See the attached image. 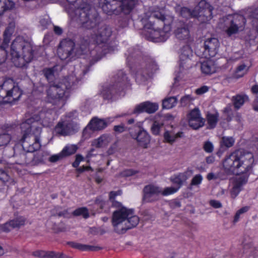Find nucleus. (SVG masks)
I'll list each match as a JSON object with an SVG mask.
<instances>
[{
    "mask_svg": "<svg viewBox=\"0 0 258 258\" xmlns=\"http://www.w3.org/2000/svg\"><path fill=\"white\" fill-rule=\"evenodd\" d=\"M226 28V32L229 36L243 31L246 25V20L243 16L234 15L223 19Z\"/></svg>",
    "mask_w": 258,
    "mask_h": 258,
    "instance_id": "nucleus-10",
    "label": "nucleus"
},
{
    "mask_svg": "<svg viewBox=\"0 0 258 258\" xmlns=\"http://www.w3.org/2000/svg\"><path fill=\"white\" fill-rule=\"evenodd\" d=\"M155 62L151 59L146 58L141 62L140 67L137 72V76L143 77L144 80L147 79L157 70Z\"/></svg>",
    "mask_w": 258,
    "mask_h": 258,
    "instance_id": "nucleus-16",
    "label": "nucleus"
},
{
    "mask_svg": "<svg viewBox=\"0 0 258 258\" xmlns=\"http://www.w3.org/2000/svg\"><path fill=\"white\" fill-rule=\"evenodd\" d=\"M90 233L93 235H102L107 231L102 228V227H91L90 228Z\"/></svg>",
    "mask_w": 258,
    "mask_h": 258,
    "instance_id": "nucleus-52",
    "label": "nucleus"
},
{
    "mask_svg": "<svg viewBox=\"0 0 258 258\" xmlns=\"http://www.w3.org/2000/svg\"><path fill=\"white\" fill-rule=\"evenodd\" d=\"M78 130V124L69 120L59 121L55 127L54 132L59 136H67L74 133Z\"/></svg>",
    "mask_w": 258,
    "mask_h": 258,
    "instance_id": "nucleus-15",
    "label": "nucleus"
},
{
    "mask_svg": "<svg viewBox=\"0 0 258 258\" xmlns=\"http://www.w3.org/2000/svg\"><path fill=\"white\" fill-rule=\"evenodd\" d=\"M111 142V138L109 135H103L97 139L94 140L92 146L97 148H102L107 146Z\"/></svg>",
    "mask_w": 258,
    "mask_h": 258,
    "instance_id": "nucleus-32",
    "label": "nucleus"
},
{
    "mask_svg": "<svg viewBox=\"0 0 258 258\" xmlns=\"http://www.w3.org/2000/svg\"><path fill=\"white\" fill-rule=\"evenodd\" d=\"M192 56V51L189 46H183L181 50L179 58L191 57Z\"/></svg>",
    "mask_w": 258,
    "mask_h": 258,
    "instance_id": "nucleus-48",
    "label": "nucleus"
},
{
    "mask_svg": "<svg viewBox=\"0 0 258 258\" xmlns=\"http://www.w3.org/2000/svg\"><path fill=\"white\" fill-rule=\"evenodd\" d=\"M247 177H236L233 182V187L230 190L231 197L235 199L242 189V186L247 182Z\"/></svg>",
    "mask_w": 258,
    "mask_h": 258,
    "instance_id": "nucleus-29",
    "label": "nucleus"
},
{
    "mask_svg": "<svg viewBox=\"0 0 258 258\" xmlns=\"http://www.w3.org/2000/svg\"><path fill=\"white\" fill-rule=\"evenodd\" d=\"M37 134H26V135H23L21 139L22 146L23 150L34 153L35 151L40 148V130L37 128Z\"/></svg>",
    "mask_w": 258,
    "mask_h": 258,
    "instance_id": "nucleus-13",
    "label": "nucleus"
},
{
    "mask_svg": "<svg viewBox=\"0 0 258 258\" xmlns=\"http://www.w3.org/2000/svg\"><path fill=\"white\" fill-rule=\"evenodd\" d=\"M234 139L232 137H223L220 142L221 146L226 148L232 147L234 143Z\"/></svg>",
    "mask_w": 258,
    "mask_h": 258,
    "instance_id": "nucleus-47",
    "label": "nucleus"
},
{
    "mask_svg": "<svg viewBox=\"0 0 258 258\" xmlns=\"http://www.w3.org/2000/svg\"><path fill=\"white\" fill-rule=\"evenodd\" d=\"M158 108L159 105L157 103L146 101L136 106L132 112L122 114L119 116L122 117L132 114H140L144 112L151 114L155 112L158 109Z\"/></svg>",
    "mask_w": 258,
    "mask_h": 258,
    "instance_id": "nucleus-20",
    "label": "nucleus"
},
{
    "mask_svg": "<svg viewBox=\"0 0 258 258\" xmlns=\"http://www.w3.org/2000/svg\"><path fill=\"white\" fill-rule=\"evenodd\" d=\"M187 119L189 126L194 130H198L205 124V119L202 117L198 108L191 110L187 115Z\"/></svg>",
    "mask_w": 258,
    "mask_h": 258,
    "instance_id": "nucleus-18",
    "label": "nucleus"
},
{
    "mask_svg": "<svg viewBox=\"0 0 258 258\" xmlns=\"http://www.w3.org/2000/svg\"><path fill=\"white\" fill-rule=\"evenodd\" d=\"M88 45V43H86L85 44H80L79 48H75L77 57L84 53V52L87 49Z\"/></svg>",
    "mask_w": 258,
    "mask_h": 258,
    "instance_id": "nucleus-53",
    "label": "nucleus"
},
{
    "mask_svg": "<svg viewBox=\"0 0 258 258\" xmlns=\"http://www.w3.org/2000/svg\"><path fill=\"white\" fill-rule=\"evenodd\" d=\"M213 10V7L209 3L202 0L192 11L186 7L182 8L180 15L186 19L194 17L201 23H206L212 19Z\"/></svg>",
    "mask_w": 258,
    "mask_h": 258,
    "instance_id": "nucleus-5",
    "label": "nucleus"
},
{
    "mask_svg": "<svg viewBox=\"0 0 258 258\" xmlns=\"http://www.w3.org/2000/svg\"><path fill=\"white\" fill-rule=\"evenodd\" d=\"M71 16L76 17V20L81 24V27L84 29H93L99 23L97 15L93 12L89 5L88 9H81Z\"/></svg>",
    "mask_w": 258,
    "mask_h": 258,
    "instance_id": "nucleus-9",
    "label": "nucleus"
},
{
    "mask_svg": "<svg viewBox=\"0 0 258 258\" xmlns=\"http://www.w3.org/2000/svg\"><path fill=\"white\" fill-rule=\"evenodd\" d=\"M162 123L155 121L151 126V132L154 135H158L160 133L161 127L163 126Z\"/></svg>",
    "mask_w": 258,
    "mask_h": 258,
    "instance_id": "nucleus-51",
    "label": "nucleus"
},
{
    "mask_svg": "<svg viewBox=\"0 0 258 258\" xmlns=\"http://www.w3.org/2000/svg\"><path fill=\"white\" fill-rule=\"evenodd\" d=\"M194 100V98L190 95H186L182 97L179 103L181 106L185 107L189 106Z\"/></svg>",
    "mask_w": 258,
    "mask_h": 258,
    "instance_id": "nucleus-45",
    "label": "nucleus"
},
{
    "mask_svg": "<svg viewBox=\"0 0 258 258\" xmlns=\"http://www.w3.org/2000/svg\"><path fill=\"white\" fill-rule=\"evenodd\" d=\"M133 211L121 208L114 211L112 216V222L114 225H118L125 221L127 218L132 214Z\"/></svg>",
    "mask_w": 258,
    "mask_h": 258,
    "instance_id": "nucleus-27",
    "label": "nucleus"
},
{
    "mask_svg": "<svg viewBox=\"0 0 258 258\" xmlns=\"http://www.w3.org/2000/svg\"><path fill=\"white\" fill-rule=\"evenodd\" d=\"M75 46V44L73 40L68 39L63 40L57 49L58 57L67 62L75 59L77 57Z\"/></svg>",
    "mask_w": 258,
    "mask_h": 258,
    "instance_id": "nucleus-12",
    "label": "nucleus"
},
{
    "mask_svg": "<svg viewBox=\"0 0 258 258\" xmlns=\"http://www.w3.org/2000/svg\"><path fill=\"white\" fill-rule=\"evenodd\" d=\"M203 180L202 176L201 174L196 175L192 179L190 185H198L201 184Z\"/></svg>",
    "mask_w": 258,
    "mask_h": 258,
    "instance_id": "nucleus-58",
    "label": "nucleus"
},
{
    "mask_svg": "<svg viewBox=\"0 0 258 258\" xmlns=\"http://www.w3.org/2000/svg\"><path fill=\"white\" fill-rule=\"evenodd\" d=\"M203 149L207 153L212 152L214 149L213 144L208 141L205 142L203 145Z\"/></svg>",
    "mask_w": 258,
    "mask_h": 258,
    "instance_id": "nucleus-62",
    "label": "nucleus"
},
{
    "mask_svg": "<svg viewBox=\"0 0 258 258\" xmlns=\"http://www.w3.org/2000/svg\"><path fill=\"white\" fill-rule=\"evenodd\" d=\"M32 122L31 119H28L26 120L25 121L22 122L21 124V128L22 131L24 132V135L31 134L30 132L32 129V128L35 127L37 130L39 129L40 128L36 127L34 122L33 124H31Z\"/></svg>",
    "mask_w": 258,
    "mask_h": 258,
    "instance_id": "nucleus-37",
    "label": "nucleus"
},
{
    "mask_svg": "<svg viewBox=\"0 0 258 258\" xmlns=\"http://www.w3.org/2000/svg\"><path fill=\"white\" fill-rule=\"evenodd\" d=\"M177 99L175 97H170L165 98L162 101V108L163 109H170L175 106Z\"/></svg>",
    "mask_w": 258,
    "mask_h": 258,
    "instance_id": "nucleus-39",
    "label": "nucleus"
},
{
    "mask_svg": "<svg viewBox=\"0 0 258 258\" xmlns=\"http://www.w3.org/2000/svg\"><path fill=\"white\" fill-rule=\"evenodd\" d=\"M100 5L103 12L108 15H117L121 13L127 15L132 11L129 8L130 7H127L121 0H112L111 2L100 0Z\"/></svg>",
    "mask_w": 258,
    "mask_h": 258,
    "instance_id": "nucleus-11",
    "label": "nucleus"
},
{
    "mask_svg": "<svg viewBox=\"0 0 258 258\" xmlns=\"http://www.w3.org/2000/svg\"><path fill=\"white\" fill-rule=\"evenodd\" d=\"M127 222L131 226H137L139 222V218L137 216H130L127 218Z\"/></svg>",
    "mask_w": 258,
    "mask_h": 258,
    "instance_id": "nucleus-59",
    "label": "nucleus"
},
{
    "mask_svg": "<svg viewBox=\"0 0 258 258\" xmlns=\"http://www.w3.org/2000/svg\"><path fill=\"white\" fill-rule=\"evenodd\" d=\"M219 114L218 112L214 113L208 112L206 115L208 124L209 128H214L218 121Z\"/></svg>",
    "mask_w": 258,
    "mask_h": 258,
    "instance_id": "nucleus-36",
    "label": "nucleus"
},
{
    "mask_svg": "<svg viewBox=\"0 0 258 258\" xmlns=\"http://www.w3.org/2000/svg\"><path fill=\"white\" fill-rule=\"evenodd\" d=\"M254 164L253 154L241 150L231 153L223 162V166L226 173L229 174H241L238 177L246 176L247 180Z\"/></svg>",
    "mask_w": 258,
    "mask_h": 258,
    "instance_id": "nucleus-2",
    "label": "nucleus"
},
{
    "mask_svg": "<svg viewBox=\"0 0 258 258\" xmlns=\"http://www.w3.org/2000/svg\"><path fill=\"white\" fill-rule=\"evenodd\" d=\"M52 113L53 111L51 109H44L39 112L36 119L41 121L43 126H49L52 124L54 120V116Z\"/></svg>",
    "mask_w": 258,
    "mask_h": 258,
    "instance_id": "nucleus-28",
    "label": "nucleus"
},
{
    "mask_svg": "<svg viewBox=\"0 0 258 258\" xmlns=\"http://www.w3.org/2000/svg\"><path fill=\"white\" fill-rule=\"evenodd\" d=\"M30 224V223L23 217H16V220H13L9 222V226H23L24 225Z\"/></svg>",
    "mask_w": 258,
    "mask_h": 258,
    "instance_id": "nucleus-44",
    "label": "nucleus"
},
{
    "mask_svg": "<svg viewBox=\"0 0 258 258\" xmlns=\"http://www.w3.org/2000/svg\"><path fill=\"white\" fill-rule=\"evenodd\" d=\"M251 23L253 29L258 33V8L251 11L249 15Z\"/></svg>",
    "mask_w": 258,
    "mask_h": 258,
    "instance_id": "nucleus-40",
    "label": "nucleus"
},
{
    "mask_svg": "<svg viewBox=\"0 0 258 258\" xmlns=\"http://www.w3.org/2000/svg\"><path fill=\"white\" fill-rule=\"evenodd\" d=\"M192 61L191 57L179 58V68L181 70H188L191 68Z\"/></svg>",
    "mask_w": 258,
    "mask_h": 258,
    "instance_id": "nucleus-42",
    "label": "nucleus"
},
{
    "mask_svg": "<svg viewBox=\"0 0 258 258\" xmlns=\"http://www.w3.org/2000/svg\"><path fill=\"white\" fill-rule=\"evenodd\" d=\"M126 127L123 124L118 125H115L113 127V130L117 134H120L126 130Z\"/></svg>",
    "mask_w": 258,
    "mask_h": 258,
    "instance_id": "nucleus-64",
    "label": "nucleus"
},
{
    "mask_svg": "<svg viewBox=\"0 0 258 258\" xmlns=\"http://www.w3.org/2000/svg\"><path fill=\"white\" fill-rule=\"evenodd\" d=\"M126 75L122 71H118L112 78L110 84L103 87L101 95L104 99L110 100L122 91Z\"/></svg>",
    "mask_w": 258,
    "mask_h": 258,
    "instance_id": "nucleus-7",
    "label": "nucleus"
},
{
    "mask_svg": "<svg viewBox=\"0 0 258 258\" xmlns=\"http://www.w3.org/2000/svg\"><path fill=\"white\" fill-rule=\"evenodd\" d=\"M173 18L165 16L159 10L151 12L149 15L146 14L142 19L145 29L149 30L146 34L149 39L155 41H165L170 36L171 24Z\"/></svg>",
    "mask_w": 258,
    "mask_h": 258,
    "instance_id": "nucleus-1",
    "label": "nucleus"
},
{
    "mask_svg": "<svg viewBox=\"0 0 258 258\" xmlns=\"http://www.w3.org/2000/svg\"><path fill=\"white\" fill-rule=\"evenodd\" d=\"M22 95V91L12 79H8L0 85V103H13Z\"/></svg>",
    "mask_w": 258,
    "mask_h": 258,
    "instance_id": "nucleus-6",
    "label": "nucleus"
},
{
    "mask_svg": "<svg viewBox=\"0 0 258 258\" xmlns=\"http://www.w3.org/2000/svg\"><path fill=\"white\" fill-rule=\"evenodd\" d=\"M68 5L66 6V10L70 15L81 9H88L89 4L87 0H66Z\"/></svg>",
    "mask_w": 258,
    "mask_h": 258,
    "instance_id": "nucleus-25",
    "label": "nucleus"
},
{
    "mask_svg": "<svg viewBox=\"0 0 258 258\" xmlns=\"http://www.w3.org/2000/svg\"><path fill=\"white\" fill-rule=\"evenodd\" d=\"M134 227H126L125 228H124L123 227H114L113 231L119 234H122L125 233L127 230L132 229V228H134Z\"/></svg>",
    "mask_w": 258,
    "mask_h": 258,
    "instance_id": "nucleus-60",
    "label": "nucleus"
},
{
    "mask_svg": "<svg viewBox=\"0 0 258 258\" xmlns=\"http://www.w3.org/2000/svg\"><path fill=\"white\" fill-rule=\"evenodd\" d=\"M111 35V29L105 25H102L99 27L97 33L93 37V41L96 42L97 45L95 46L96 51H100L102 49L103 54H106L113 51L115 47L111 46L107 43L109 37Z\"/></svg>",
    "mask_w": 258,
    "mask_h": 258,
    "instance_id": "nucleus-8",
    "label": "nucleus"
},
{
    "mask_svg": "<svg viewBox=\"0 0 258 258\" xmlns=\"http://www.w3.org/2000/svg\"><path fill=\"white\" fill-rule=\"evenodd\" d=\"M14 25L10 24L7 27L4 33L3 45L0 46V64L4 62L6 60L7 53L6 48L11 40V37L14 32Z\"/></svg>",
    "mask_w": 258,
    "mask_h": 258,
    "instance_id": "nucleus-21",
    "label": "nucleus"
},
{
    "mask_svg": "<svg viewBox=\"0 0 258 258\" xmlns=\"http://www.w3.org/2000/svg\"><path fill=\"white\" fill-rule=\"evenodd\" d=\"M162 192L159 186L153 184L146 185L143 189V199L144 202H152L158 200L157 197Z\"/></svg>",
    "mask_w": 258,
    "mask_h": 258,
    "instance_id": "nucleus-19",
    "label": "nucleus"
},
{
    "mask_svg": "<svg viewBox=\"0 0 258 258\" xmlns=\"http://www.w3.org/2000/svg\"><path fill=\"white\" fill-rule=\"evenodd\" d=\"M64 158L62 153L60 152L59 154L53 155L50 156L49 158V161L54 163L62 160Z\"/></svg>",
    "mask_w": 258,
    "mask_h": 258,
    "instance_id": "nucleus-61",
    "label": "nucleus"
},
{
    "mask_svg": "<svg viewBox=\"0 0 258 258\" xmlns=\"http://www.w3.org/2000/svg\"><path fill=\"white\" fill-rule=\"evenodd\" d=\"M51 252H53V251H45L39 250L33 251L32 255L34 256L38 257L40 258H51V256L49 255H52L51 254Z\"/></svg>",
    "mask_w": 258,
    "mask_h": 258,
    "instance_id": "nucleus-46",
    "label": "nucleus"
},
{
    "mask_svg": "<svg viewBox=\"0 0 258 258\" xmlns=\"http://www.w3.org/2000/svg\"><path fill=\"white\" fill-rule=\"evenodd\" d=\"M14 5L13 2L11 0H0V16L6 11L12 9Z\"/></svg>",
    "mask_w": 258,
    "mask_h": 258,
    "instance_id": "nucleus-38",
    "label": "nucleus"
},
{
    "mask_svg": "<svg viewBox=\"0 0 258 258\" xmlns=\"http://www.w3.org/2000/svg\"><path fill=\"white\" fill-rule=\"evenodd\" d=\"M192 172L191 170H188L186 171L180 173L178 175L171 178V181L174 184L177 185L176 188H178V189L181 187L183 182L188 179V178L192 174Z\"/></svg>",
    "mask_w": 258,
    "mask_h": 258,
    "instance_id": "nucleus-31",
    "label": "nucleus"
},
{
    "mask_svg": "<svg viewBox=\"0 0 258 258\" xmlns=\"http://www.w3.org/2000/svg\"><path fill=\"white\" fill-rule=\"evenodd\" d=\"M113 120L112 118H107L105 119H99L97 117L93 118L87 127L84 129L83 134L85 135L88 130L92 131H100L105 128L108 124L111 123Z\"/></svg>",
    "mask_w": 258,
    "mask_h": 258,
    "instance_id": "nucleus-22",
    "label": "nucleus"
},
{
    "mask_svg": "<svg viewBox=\"0 0 258 258\" xmlns=\"http://www.w3.org/2000/svg\"><path fill=\"white\" fill-rule=\"evenodd\" d=\"M74 216H82L84 219H87L89 217L88 210L86 207L79 208L76 209L73 213Z\"/></svg>",
    "mask_w": 258,
    "mask_h": 258,
    "instance_id": "nucleus-43",
    "label": "nucleus"
},
{
    "mask_svg": "<svg viewBox=\"0 0 258 258\" xmlns=\"http://www.w3.org/2000/svg\"><path fill=\"white\" fill-rule=\"evenodd\" d=\"M243 248V252L246 253L249 250L251 255H253L255 247H253L252 240L248 235H245L242 242Z\"/></svg>",
    "mask_w": 258,
    "mask_h": 258,
    "instance_id": "nucleus-34",
    "label": "nucleus"
},
{
    "mask_svg": "<svg viewBox=\"0 0 258 258\" xmlns=\"http://www.w3.org/2000/svg\"><path fill=\"white\" fill-rule=\"evenodd\" d=\"M43 73L45 77L46 78L49 83L54 82L52 81L54 78V72L52 69H45L43 70Z\"/></svg>",
    "mask_w": 258,
    "mask_h": 258,
    "instance_id": "nucleus-49",
    "label": "nucleus"
},
{
    "mask_svg": "<svg viewBox=\"0 0 258 258\" xmlns=\"http://www.w3.org/2000/svg\"><path fill=\"white\" fill-rule=\"evenodd\" d=\"M67 244L71 247L80 250L81 251H93L95 250V247L93 246L83 244L74 241H68Z\"/></svg>",
    "mask_w": 258,
    "mask_h": 258,
    "instance_id": "nucleus-35",
    "label": "nucleus"
},
{
    "mask_svg": "<svg viewBox=\"0 0 258 258\" xmlns=\"http://www.w3.org/2000/svg\"><path fill=\"white\" fill-rule=\"evenodd\" d=\"M50 255L51 258H73L72 256L67 255L63 252H56L53 251V252H51Z\"/></svg>",
    "mask_w": 258,
    "mask_h": 258,
    "instance_id": "nucleus-57",
    "label": "nucleus"
},
{
    "mask_svg": "<svg viewBox=\"0 0 258 258\" xmlns=\"http://www.w3.org/2000/svg\"><path fill=\"white\" fill-rule=\"evenodd\" d=\"M246 66L245 64H241L238 66L236 71V76L238 77H242L246 72Z\"/></svg>",
    "mask_w": 258,
    "mask_h": 258,
    "instance_id": "nucleus-56",
    "label": "nucleus"
},
{
    "mask_svg": "<svg viewBox=\"0 0 258 258\" xmlns=\"http://www.w3.org/2000/svg\"><path fill=\"white\" fill-rule=\"evenodd\" d=\"M121 1L124 3L127 7H130L129 8L132 11L137 4L138 0H121Z\"/></svg>",
    "mask_w": 258,
    "mask_h": 258,
    "instance_id": "nucleus-63",
    "label": "nucleus"
},
{
    "mask_svg": "<svg viewBox=\"0 0 258 258\" xmlns=\"http://www.w3.org/2000/svg\"><path fill=\"white\" fill-rule=\"evenodd\" d=\"M14 158L16 164L22 165H35L42 160L38 155H35L34 153L24 150L19 154H15Z\"/></svg>",
    "mask_w": 258,
    "mask_h": 258,
    "instance_id": "nucleus-14",
    "label": "nucleus"
},
{
    "mask_svg": "<svg viewBox=\"0 0 258 258\" xmlns=\"http://www.w3.org/2000/svg\"><path fill=\"white\" fill-rule=\"evenodd\" d=\"M13 61L17 67L22 68L29 63L34 56V51L30 43L21 37H17L11 45Z\"/></svg>",
    "mask_w": 258,
    "mask_h": 258,
    "instance_id": "nucleus-3",
    "label": "nucleus"
},
{
    "mask_svg": "<svg viewBox=\"0 0 258 258\" xmlns=\"http://www.w3.org/2000/svg\"><path fill=\"white\" fill-rule=\"evenodd\" d=\"M178 190V188L175 187H167L164 188L163 190H162V192L160 194L163 196H168L172 194L175 193Z\"/></svg>",
    "mask_w": 258,
    "mask_h": 258,
    "instance_id": "nucleus-54",
    "label": "nucleus"
},
{
    "mask_svg": "<svg viewBox=\"0 0 258 258\" xmlns=\"http://www.w3.org/2000/svg\"><path fill=\"white\" fill-rule=\"evenodd\" d=\"M227 66L216 67L215 62L208 58L207 60L201 62V69L203 73L210 75L215 73L220 70L225 69Z\"/></svg>",
    "mask_w": 258,
    "mask_h": 258,
    "instance_id": "nucleus-24",
    "label": "nucleus"
},
{
    "mask_svg": "<svg viewBox=\"0 0 258 258\" xmlns=\"http://www.w3.org/2000/svg\"><path fill=\"white\" fill-rule=\"evenodd\" d=\"M11 139V136L9 134L0 133V146L7 145Z\"/></svg>",
    "mask_w": 258,
    "mask_h": 258,
    "instance_id": "nucleus-50",
    "label": "nucleus"
},
{
    "mask_svg": "<svg viewBox=\"0 0 258 258\" xmlns=\"http://www.w3.org/2000/svg\"><path fill=\"white\" fill-rule=\"evenodd\" d=\"M78 149V147L76 145H69L66 146L61 151L64 157L74 154Z\"/></svg>",
    "mask_w": 258,
    "mask_h": 258,
    "instance_id": "nucleus-41",
    "label": "nucleus"
},
{
    "mask_svg": "<svg viewBox=\"0 0 258 258\" xmlns=\"http://www.w3.org/2000/svg\"><path fill=\"white\" fill-rule=\"evenodd\" d=\"M75 78L70 76L61 80L60 82L50 83L46 91V101L54 105H63V97L74 84Z\"/></svg>",
    "mask_w": 258,
    "mask_h": 258,
    "instance_id": "nucleus-4",
    "label": "nucleus"
},
{
    "mask_svg": "<svg viewBox=\"0 0 258 258\" xmlns=\"http://www.w3.org/2000/svg\"><path fill=\"white\" fill-rule=\"evenodd\" d=\"M251 91L252 94L255 95V99L252 102V106L258 105V85H254L251 88Z\"/></svg>",
    "mask_w": 258,
    "mask_h": 258,
    "instance_id": "nucleus-55",
    "label": "nucleus"
},
{
    "mask_svg": "<svg viewBox=\"0 0 258 258\" xmlns=\"http://www.w3.org/2000/svg\"><path fill=\"white\" fill-rule=\"evenodd\" d=\"M131 136L136 140L139 146L146 149L150 143L151 139L149 134L142 128H140L136 134L131 133Z\"/></svg>",
    "mask_w": 258,
    "mask_h": 258,
    "instance_id": "nucleus-23",
    "label": "nucleus"
},
{
    "mask_svg": "<svg viewBox=\"0 0 258 258\" xmlns=\"http://www.w3.org/2000/svg\"><path fill=\"white\" fill-rule=\"evenodd\" d=\"M248 100L249 98L245 94H237L232 98L233 105L236 109H239L245 102Z\"/></svg>",
    "mask_w": 258,
    "mask_h": 258,
    "instance_id": "nucleus-33",
    "label": "nucleus"
},
{
    "mask_svg": "<svg viewBox=\"0 0 258 258\" xmlns=\"http://www.w3.org/2000/svg\"><path fill=\"white\" fill-rule=\"evenodd\" d=\"M174 34L176 38L179 40L186 41L190 37L189 30L187 25L181 21L176 23Z\"/></svg>",
    "mask_w": 258,
    "mask_h": 258,
    "instance_id": "nucleus-26",
    "label": "nucleus"
},
{
    "mask_svg": "<svg viewBox=\"0 0 258 258\" xmlns=\"http://www.w3.org/2000/svg\"><path fill=\"white\" fill-rule=\"evenodd\" d=\"M219 42L217 38L211 37L207 38L204 43V50L201 57L209 58L215 56L218 52L219 47Z\"/></svg>",
    "mask_w": 258,
    "mask_h": 258,
    "instance_id": "nucleus-17",
    "label": "nucleus"
},
{
    "mask_svg": "<svg viewBox=\"0 0 258 258\" xmlns=\"http://www.w3.org/2000/svg\"><path fill=\"white\" fill-rule=\"evenodd\" d=\"M183 136V132H176L173 128L165 131L163 135L164 141L170 144H173L178 139L182 138Z\"/></svg>",
    "mask_w": 258,
    "mask_h": 258,
    "instance_id": "nucleus-30",
    "label": "nucleus"
}]
</instances>
